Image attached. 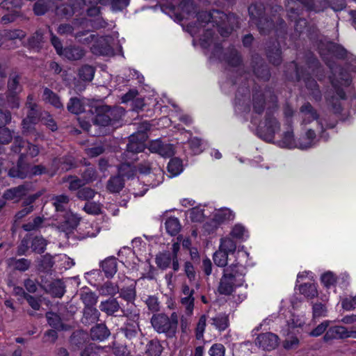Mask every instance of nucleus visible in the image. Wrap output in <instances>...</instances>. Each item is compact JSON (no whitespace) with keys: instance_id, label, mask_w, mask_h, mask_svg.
Listing matches in <instances>:
<instances>
[{"instance_id":"nucleus-45","label":"nucleus","mask_w":356,"mask_h":356,"mask_svg":"<svg viewBox=\"0 0 356 356\" xmlns=\"http://www.w3.org/2000/svg\"><path fill=\"white\" fill-rule=\"evenodd\" d=\"M65 288L64 283L60 280H56L51 284L50 291L54 296L60 298L65 292Z\"/></svg>"},{"instance_id":"nucleus-27","label":"nucleus","mask_w":356,"mask_h":356,"mask_svg":"<svg viewBox=\"0 0 356 356\" xmlns=\"http://www.w3.org/2000/svg\"><path fill=\"white\" fill-rule=\"evenodd\" d=\"M111 114L112 112L108 106H103L100 108V111L95 118V124L104 127L111 124Z\"/></svg>"},{"instance_id":"nucleus-26","label":"nucleus","mask_w":356,"mask_h":356,"mask_svg":"<svg viewBox=\"0 0 356 356\" xmlns=\"http://www.w3.org/2000/svg\"><path fill=\"white\" fill-rule=\"evenodd\" d=\"M85 55V50L80 47L70 45L64 48L60 56L70 60H77L82 58Z\"/></svg>"},{"instance_id":"nucleus-47","label":"nucleus","mask_w":356,"mask_h":356,"mask_svg":"<svg viewBox=\"0 0 356 356\" xmlns=\"http://www.w3.org/2000/svg\"><path fill=\"white\" fill-rule=\"evenodd\" d=\"M99 1L102 4L111 3L113 11H120L129 3V0H99Z\"/></svg>"},{"instance_id":"nucleus-18","label":"nucleus","mask_w":356,"mask_h":356,"mask_svg":"<svg viewBox=\"0 0 356 356\" xmlns=\"http://www.w3.org/2000/svg\"><path fill=\"white\" fill-rule=\"evenodd\" d=\"M291 66L295 69L297 79L298 80H300L302 78L304 79L306 88L310 90V95H312L314 99L316 101L320 100L321 98V95L316 81L311 77H305L303 74H300V69L294 63H291Z\"/></svg>"},{"instance_id":"nucleus-63","label":"nucleus","mask_w":356,"mask_h":356,"mask_svg":"<svg viewBox=\"0 0 356 356\" xmlns=\"http://www.w3.org/2000/svg\"><path fill=\"white\" fill-rule=\"evenodd\" d=\"M97 174L92 167H88L82 174V179L85 184L95 180Z\"/></svg>"},{"instance_id":"nucleus-40","label":"nucleus","mask_w":356,"mask_h":356,"mask_svg":"<svg viewBox=\"0 0 356 356\" xmlns=\"http://www.w3.org/2000/svg\"><path fill=\"white\" fill-rule=\"evenodd\" d=\"M168 170L171 177L179 175L183 171L182 161L177 158L172 159L168 163Z\"/></svg>"},{"instance_id":"nucleus-7","label":"nucleus","mask_w":356,"mask_h":356,"mask_svg":"<svg viewBox=\"0 0 356 356\" xmlns=\"http://www.w3.org/2000/svg\"><path fill=\"white\" fill-rule=\"evenodd\" d=\"M118 171L120 175L111 177L107 184V188L111 193H119L124 187L122 177H132L136 169L129 161H125L119 166Z\"/></svg>"},{"instance_id":"nucleus-48","label":"nucleus","mask_w":356,"mask_h":356,"mask_svg":"<svg viewBox=\"0 0 356 356\" xmlns=\"http://www.w3.org/2000/svg\"><path fill=\"white\" fill-rule=\"evenodd\" d=\"M63 182H69L70 185L68 188L70 191H76L85 185V183L82 179H79L74 176H68L67 177H64L63 179Z\"/></svg>"},{"instance_id":"nucleus-24","label":"nucleus","mask_w":356,"mask_h":356,"mask_svg":"<svg viewBox=\"0 0 356 356\" xmlns=\"http://www.w3.org/2000/svg\"><path fill=\"white\" fill-rule=\"evenodd\" d=\"M347 328L342 325H335L330 327L323 337L325 341H329L332 339H346Z\"/></svg>"},{"instance_id":"nucleus-23","label":"nucleus","mask_w":356,"mask_h":356,"mask_svg":"<svg viewBox=\"0 0 356 356\" xmlns=\"http://www.w3.org/2000/svg\"><path fill=\"white\" fill-rule=\"evenodd\" d=\"M305 135L297 141V148L306 149L312 147L316 144V133L312 129H305Z\"/></svg>"},{"instance_id":"nucleus-41","label":"nucleus","mask_w":356,"mask_h":356,"mask_svg":"<svg viewBox=\"0 0 356 356\" xmlns=\"http://www.w3.org/2000/svg\"><path fill=\"white\" fill-rule=\"evenodd\" d=\"M301 294L309 299H313L318 296L317 287L314 284H304L299 286Z\"/></svg>"},{"instance_id":"nucleus-4","label":"nucleus","mask_w":356,"mask_h":356,"mask_svg":"<svg viewBox=\"0 0 356 356\" xmlns=\"http://www.w3.org/2000/svg\"><path fill=\"white\" fill-rule=\"evenodd\" d=\"M178 319V314L176 312H172L170 316L161 313L152 316L151 323L156 332L172 338L177 332Z\"/></svg>"},{"instance_id":"nucleus-19","label":"nucleus","mask_w":356,"mask_h":356,"mask_svg":"<svg viewBox=\"0 0 356 356\" xmlns=\"http://www.w3.org/2000/svg\"><path fill=\"white\" fill-rule=\"evenodd\" d=\"M81 299L87 307V310L85 311V314L90 313L92 321H97L99 313L96 308L92 307L97 302L96 295L91 291H84L81 294Z\"/></svg>"},{"instance_id":"nucleus-11","label":"nucleus","mask_w":356,"mask_h":356,"mask_svg":"<svg viewBox=\"0 0 356 356\" xmlns=\"http://www.w3.org/2000/svg\"><path fill=\"white\" fill-rule=\"evenodd\" d=\"M115 36L118 37V33H115L113 36L107 35L99 38L91 47V51L95 55H112L113 54V46L114 45L113 38Z\"/></svg>"},{"instance_id":"nucleus-52","label":"nucleus","mask_w":356,"mask_h":356,"mask_svg":"<svg viewBox=\"0 0 356 356\" xmlns=\"http://www.w3.org/2000/svg\"><path fill=\"white\" fill-rule=\"evenodd\" d=\"M215 264L220 267H225L227 264L228 254L219 248L213 254Z\"/></svg>"},{"instance_id":"nucleus-42","label":"nucleus","mask_w":356,"mask_h":356,"mask_svg":"<svg viewBox=\"0 0 356 356\" xmlns=\"http://www.w3.org/2000/svg\"><path fill=\"white\" fill-rule=\"evenodd\" d=\"M44 218L37 216L22 225L24 230L26 232L36 231L43 226Z\"/></svg>"},{"instance_id":"nucleus-43","label":"nucleus","mask_w":356,"mask_h":356,"mask_svg":"<svg viewBox=\"0 0 356 356\" xmlns=\"http://www.w3.org/2000/svg\"><path fill=\"white\" fill-rule=\"evenodd\" d=\"M8 264L13 267L15 270L19 271H26L29 268L31 261L29 259L24 258L19 259L12 258L9 259Z\"/></svg>"},{"instance_id":"nucleus-60","label":"nucleus","mask_w":356,"mask_h":356,"mask_svg":"<svg viewBox=\"0 0 356 356\" xmlns=\"http://www.w3.org/2000/svg\"><path fill=\"white\" fill-rule=\"evenodd\" d=\"M48 10V1L47 0H39L38 1L33 7V10L35 15H44Z\"/></svg>"},{"instance_id":"nucleus-12","label":"nucleus","mask_w":356,"mask_h":356,"mask_svg":"<svg viewBox=\"0 0 356 356\" xmlns=\"http://www.w3.org/2000/svg\"><path fill=\"white\" fill-rule=\"evenodd\" d=\"M26 106L29 108L27 117L22 120L23 132L26 134L31 133L33 131V125L38 120V113L36 108V104L34 102V98L32 95L27 97Z\"/></svg>"},{"instance_id":"nucleus-3","label":"nucleus","mask_w":356,"mask_h":356,"mask_svg":"<svg viewBox=\"0 0 356 356\" xmlns=\"http://www.w3.org/2000/svg\"><path fill=\"white\" fill-rule=\"evenodd\" d=\"M298 118L303 129H307V127L312 122L316 121L317 127L321 131V137L325 140H327L328 137L324 134V129L333 128L335 125L334 122L324 123L322 119H319L317 111L309 102H306L300 106Z\"/></svg>"},{"instance_id":"nucleus-59","label":"nucleus","mask_w":356,"mask_h":356,"mask_svg":"<svg viewBox=\"0 0 356 356\" xmlns=\"http://www.w3.org/2000/svg\"><path fill=\"white\" fill-rule=\"evenodd\" d=\"M321 280L323 285L327 288L334 285L337 282L335 275L331 271H328L323 274Z\"/></svg>"},{"instance_id":"nucleus-14","label":"nucleus","mask_w":356,"mask_h":356,"mask_svg":"<svg viewBox=\"0 0 356 356\" xmlns=\"http://www.w3.org/2000/svg\"><path fill=\"white\" fill-rule=\"evenodd\" d=\"M44 172V168L40 165H35L31 169L28 165L22 164V159L19 160L16 168L10 169L8 175L11 177H17L24 179L28 176L29 174L32 175H41Z\"/></svg>"},{"instance_id":"nucleus-54","label":"nucleus","mask_w":356,"mask_h":356,"mask_svg":"<svg viewBox=\"0 0 356 356\" xmlns=\"http://www.w3.org/2000/svg\"><path fill=\"white\" fill-rule=\"evenodd\" d=\"M26 35V33L19 29L15 30H5L3 31V37H5L6 42L8 40H14L16 39L22 40Z\"/></svg>"},{"instance_id":"nucleus-34","label":"nucleus","mask_w":356,"mask_h":356,"mask_svg":"<svg viewBox=\"0 0 356 356\" xmlns=\"http://www.w3.org/2000/svg\"><path fill=\"white\" fill-rule=\"evenodd\" d=\"M102 268L106 277H112L117 272V261L115 257H108L102 261Z\"/></svg>"},{"instance_id":"nucleus-51","label":"nucleus","mask_w":356,"mask_h":356,"mask_svg":"<svg viewBox=\"0 0 356 356\" xmlns=\"http://www.w3.org/2000/svg\"><path fill=\"white\" fill-rule=\"evenodd\" d=\"M67 109L72 113L79 114L83 111L84 107L80 99L71 98L67 104Z\"/></svg>"},{"instance_id":"nucleus-28","label":"nucleus","mask_w":356,"mask_h":356,"mask_svg":"<svg viewBox=\"0 0 356 356\" xmlns=\"http://www.w3.org/2000/svg\"><path fill=\"white\" fill-rule=\"evenodd\" d=\"M280 145L283 147L289 149L297 148V141L294 138L291 127L283 133Z\"/></svg>"},{"instance_id":"nucleus-6","label":"nucleus","mask_w":356,"mask_h":356,"mask_svg":"<svg viewBox=\"0 0 356 356\" xmlns=\"http://www.w3.org/2000/svg\"><path fill=\"white\" fill-rule=\"evenodd\" d=\"M169 3L161 5V10L172 16L177 21L189 19L195 13V6L193 2L190 1H183L180 3L178 8L173 4L174 0H167Z\"/></svg>"},{"instance_id":"nucleus-31","label":"nucleus","mask_w":356,"mask_h":356,"mask_svg":"<svg viewBox=\"0 0 356 356\" xmlns=\"http://www.w3.org/2000/svg\"><path fill=\"white\" fill-rule=\"evenodd\" d=\"M138 170L142 174H151V170H152V172L154 175H155L158 178V183H160L162 181L163 179V170L159 167H154L152 165L149 163H144L140 165L138 168Z\"/></svg>"},{"instance_id":"nucleus-39","label":"nucleus","mask_w":356,"mask_h":356,"mask_svg":"<svg viewBox=\"0 0 356 356\" xmlns=\"http://www.w3.org/2000/svg\"><path fill=\"white\" fill-rule=\"evenodd\" d=\"M165 225L167 232L171 236L177 235L181 229L179 220L175 217L168 218Z\"/></svg>"},{"instance_id":"nucleus-49","label":"nucleus","mask_w":356,"mask_h":356,"mask_svg":"<svg viewBox=\"0 0 356 356\" xmlns=\"http://www.w3.org/2000/svg\"><path fill=\"white\" fill-rule=\"evenodd\" d=\"M48 323L50 326L58 329V330H64L65 326L61 323L60 318L58 315L55 313L48 312L46 314Z\"/></svg>"},{"instance_id":"nucleus-8","label":"nucleus","mask_w":356,"mask_h":356,"mask_svg":"<svg viewBox=\"0 0 356 356\" xmlns=\"http://www.w3.org/2000/svg\"><path fill=\"white\" fill-rule=\"evenodd\" d=\"M131 307L133 309L130 312H128V310H123L124 315L127 316L128 319L122 331L126 338L130 340L142 334L138 323L139 312L135 306L131 305Z\"/></svg>"},{"instance_id":"nucleus-22","label":"nucleus","mask_w":356,"mask_h":356,"mask_svg":"<svg viewBox=\"0 0 356 356\" xmlns=\"http://www.w3.org/2000/svg\"><path fill=\"white\" fill-rule=\"evenodd\" d=\"M221 49L222 47L219 44L215 45V49L212 53L213 56L218 57L221 60H225L232 66H237L240 63L241 58L235 49H231L229 51V55L228 56H223V57L218 54L221 51Z\"/></svg>"},{"instance_id":"nucleus-9","label":"nucleus","mask_w":356,"mask_h":356,"mask_svg":"<svg viewBox=\"0 0 356 356\" xmlns=\"http://www.w3.org/2000/svg\"><path fill=\"white\" fill-rule=\"evenodd\" d=\"M278 131H280V124L275 118L269 114L266 115L265 121L260 123L257 128L259 137L266 141H272Z\"/></svg>"},{"instance_id":"nucleus-61","label":"nucleus","mask_w":356,"mask_h":356,"mask_svg":"<svg viewBox=\"0 0 356 356\" xmlns=\"http://www.w3.org/2000/svg\"><path fill=\"white\" fill-rule=\"evenodd\" d=\"M83 209L86 213L96 215L100 213L101 205L95 202H87Z\"/></svg>"},{"instance_id":"nucleus-57","label":"nucleus","mask_w":356,"mask_h":356,"mask_svg":"<svg viewBox=\"0 0 356 356\" xmlns=\"http://www.w3.org/2000/svg\"><path fill=\"white\" fill-rule=\"evenodd\" d=\"M327 307L325 303L316 302L312 305V313L314 318H318L327 316Z\"/></svg>"},{"instance_id":"nucleus-16","label":"nucleus","mask_w":356,"mask_h":356,"mask_svg":"<svg viewBox=\"0 0 356 356\" xmlns=\"http://www.w3.org/2000/svg\"><path fill=\"white\" fill-rule=\"evenodd\" d=\"M234 218V214L229 209L225 208L216 210L212 218V222H214L215 225L213 227L210 228V224H207L205 227V231H207L209 233L213 232L218 228L220 223L225 222L227 220H233Z\"/></svg>"},{"instance_id":"nucleus-38","label":"nucleus","mask_w":356,"mask_h":356,"mask_svg":"<svg viewBox=\"0 0 356 356\" xmlns=\"http://www.w3.org/2000/svg\"><path fill=\"white\" fill-rule=\"evenodd\" d=\"M220 249L227 253H234L236 249V243L231 236H225L220 239Z\"/></svg>"},{"instance_id":"nucleus-50","label":"nucleus","mask_w":356,"mask_h":356,"mask_svg":"<svg viewBox=\"0 0 356 356\" xmlns=\"http://www.w3.org/2000/svg\"><path fill=\"white\" fill-rule=\"evenodd\" d=\"M257 67H253V72L258 77L263 80H268L270 78V72L267 67L263 63H257Z\"/></svg>"},{"instance_id":"nucleus-15","label":"nucleus","mask_w":356,"mask_h":356,"mask_svg":"<svg viewBox=\"0 0 356 356\" xmlns=\"http://www.w3.org/2000/svg\"><path fill=\"white\" fill-rule=\"evenodd\" d=\"M147 138V134L141 131L138 136L132 134L129 136V143L127 144V149L126 156L131 154L134 155L135 153L141 152L144 150L145 145V143Z\"/></svg>"},{"instance_id":"nucleus-13","label":"nucleus","mask_w":356,"mask_h":356,"mask_svg":"<svg viewBox=\"0 0 356 356\" xmlns=\"http://www.w3.org/2000/svg\"><path fill=\"white\" fill-rule=\"evenodd\" d=\"M195 291L188 284L184 283L181 285L180 293V303L184 312L186 316H191L193 314L195 298L193 296Z\"/></svg>"},{"instance_id":"nucleus-62","label":"nucleus","mask_w":356,"mask_h":356,"mask_svg":"<svg viewBox=\"0 0 356 356\" xmlns=\"http://www.w3.org/2000/svg\"><path fill=\"white\" fill-rule=\"evenodd\" d=\"M189 146L194 154H198L202 152V143L198 138H193L189 141Z\"/></svg>"},{"instance_id":"nucleus-29","label":"nucleus","mask_w":356,"mask_h":356,"mask_svg":"<svg viewBox=\"0 0 356 356\" xmlns=\"http://www.w3.org/2000/svg\"><path fill=\"white\" fill-rule=\"evenodd\" d=\"M210 321L211 324L220 332L225 330L229 326L228 316L225 314H218L214 317L211 318Z\"/></svg>"},{"instance_id":"nucleus-56","label":"nucleus","mask_w":356,"mask_h":356,"mask_svg":"<svg viewBox=\"0 0 356 356\" xmlns=\"http://www.w3.org/2000/svg\"><path fill=\"white\" fill-rule=\"evenodd\" d=\"M80 78L86 81H90L93 79L95 70L90 65H84L79 70Z\"/></svg>"},{"instance_id":"nucleus-35","label":"nucleus","mask_w":356,"mask_h":356,"mask_svg":"<svg viewBox=\"0 0 356 356\" xmlns=\"http://www.w3.org/2000/svg\"><path fill=\"white\" fill-rule=\"evenodd\" d=\"M53 204L58 212L65 213L67 211L69 197L65 195H57L53 197Z\"/></svg>"},{"instance_id":"nucleus-30","label":"nucleus","mask_w":356,"mask_h":356,"mask_svg":"<svg viewBox=\"0 0 356 356\" xmlns=\"http://www.w3.org/2000/svg\"><path fill=\"white\" fill-rule=\"evenodd\" d=\"M156 264L159 268L165 270L170 266L172 264L174 269V259L170 252H165L160 253L156 257Z\"/></svg>"},{"instance_id":"nucleus-36","label":"nucleus","mask_w":356,"mask_h":356,"mask_svg":"<svg viewBox=\"0 0 356 356\" xmlns=\"http://www.w3.org/2000/svg\"><path fill=\"white\" fill-rule=\"evenodd\" d=\"M43 99L45 102L51 104L57 108H63V104L61 103L59 97L47 88L44 90Z\"/></svg>"},{"instance_id":"nucleus-1","label":"nucleus","mask_w":356,"mask_h":356,"mask_svg":"<svg viewBox=\"0 0 356 356\" xmlns=\"http://www.w3.org/2000/svg\"><path fill=\"white\" fill-rule=\"evenodd\" d=\"M245 273L244 265H231L225 268L218 289L219 293L230 295L236 287L243 284Z\"/></svg>"},{"instance_id":"nucleus-55","label":"nucleus","mask_w":356,"mask_h":356,"mask_svg":"<svg viewBox=\"0 0 356 356\" xmlns=\"http://www.w3.org/2000/svg\"><path fill=\"white\" fill-rule=\"evenodd\" d=\"M264 99L263 93L253 95V108L256 113L260 114L264 110Z\"/></svg>"},{"instance_id":"nucleus-2","label":"nucleus","mask_w":356,"mask_h":356,"mask_svg":"<svg viewBox=\"0 0 356 356\" xmlns=\"http://www.w3.org/2000/svg\"><path fill=\"white\" fill-rule=\"evenodd\" d=\"M332 71L335 73L339 72V76L334 77L331 80L332 85L336 92V96L333 95L330 98H327V102L332 106L335 113H339L341 111V104L339 101L345 99V92L343 91V87L348 86L351 83V79L350 74L347 72H343L341 68L337 67L334 69L330 64H327Z\"/></svg>"},{"instance_id":"nucleus-20","label":"nucleus","mask_w":356,"mask_h":356,"mask_svg":"<svg viewBox=\"0 0 356 356\" xmlns=\"http://www.w3.org/2000/svg\"><path fill=\"white\" fill-rule=\"evenodd\" d=\"M256 344L263 350H271L278 346V337L271 332L263 333L257 337Z\"/></svg>"},{"instance_id":"nucleus-32","label":"nucleus","mask_w":356,"mask_h":356,"mask_svg":"<svg viewBox=\"0 0 356 356\" xmlns=\"http://www.w3.org/2000/svg\"><path fill=\"white\" fill-rule=\"evenodd\" d=\"M90 334L93 340L103 341L109 336L110 332L105 325L98 324L91 329Z\"/></svg>"},{"instance_id":"nucleus-44","label":"nucleus","mask_w":356,"mask_h":356,"mask_svg":"<svg viewBox=\"0 0 356 356\" xmlns=\"http://www.w3.org/2000/svg\"><path fill=\"white\" fill-rule=\"evenodd\" d=\"M230 236L233 238L243 241L248 237V233L242 225L237 224L232 228Z\"/></svg>"},{"instance_id":"nucleus-21","label":"nucleus","mask_w":356,"mask_h":356,"mask_svg":"<svg viewBox=\"0 0 356 356\" xmlns=\"http://www.w3.org/2000/svg\"><path fill=\"white\" fill-rule=\"evenodd\" d=\"M149 150L153 153H157L163 157H170L174 154L173 147L170 144H164L159 139L150 142Z\"/></svg>"},{"instance_id":"nucleus-17","label":"nucleus","mask_w":356,"mask_h":356,"mask_svg":"<svg viewBox=\"0 0 356 356\" xmlns=\"http://www.w3.org/2000/svg\"><path fill=\"white\" fill-rule=\"evenodd\" d=\"M13 150L15 152L21 153L22 155L26 153L31 157H35L39 154V148L37 145L24 141L20 137H17L15 139Z\"/></svg>"},{"instance_id":"nucleus-5","label":"nucleus","mask_w":356,"mask_h":356,"mask_svg":"<svg viewBox=\"0 0 356 356\" xmlns=\"http://www.w3.org/2000/svg\"><path fill=\"white\" fill-rule=\"evenodd\" d=\"M197 24H191L188 26L190 32L192 35L197 34L200 31V29L204 27L206 24L209 25V23L211 24L212 26H214L216 24L217 26H219V32L222 36H227L232 31V29H228L226 30L225 33L223 32V28L221 27L220 22H218L216 18L220 17V19L227 18L226 15L223 13L219 12L218 10H213L212 13L202 11L198 13L197 15Z\"/></svg>"},{"instance_id":"nucleus-37","label":"nucleus","mask_w":356,"mask_h":356,"mask_svg":"<svg viewBox=\"0 0 356 356\" xmlns=\"http://www.w3.org/2000/svg\"><path fill=\"white\" fill-rule=\"evenodd\" d=\"M99 309L107 314L112 315L119 310L120 305L116 300L110 299L104 302H102L99 305Z\"/></svg>"},{"instance_id":"nucleus-58","label":"nucleus","mask_w":356,"mask_h":356,"mask_svg":"<svg viewBox=\"0 0 356 356\" xmlns=\"http://www.w3.org/2000/svg\"><path fill=\"white\" fill-rule=\"evenodd\" d=\"M207 317L202 315L199 318L198 323L195 329V336L197 339L200 340L203 338L204 332L206 327Z\"/></svg>"},{"instance_id":"nucleus-33","label":"nucleus","mask_w":356,"mask_h":356,"mask_svg":"<svg viewBox=\"0 0 356 356\" xmlns=\"http://www.w3.org/2000/svg\"><path fill=\"white\" fill-rule=\"evenodd\" d=\"M26 189L24 186H18L15 188L8 189L3 195L5 200H17L26 194Z\"/></svg>"},{"instance_id":"nucleus-53","label":"nucleus","mask_w":356,"mask_h":356,"mask_svg":"<svg viewBox=\"0 0 356 356\" xmlns=\"http://www.w3.org/2000/svg\"><path fill=\"white\" fill-rule=\"evenodd\" d=\"M161 353V346L157 341H151L147 345L146 356H159Z\"/></svg>"},{"instance_id":"nucleus-10","label":"nucleus","mask_w":356,"mask_h":356,"mask_svg":"<svg viewBox=\"0 0 356 356\" xmlns=\"http://www.w3.org/2000/svg\"><path fill=\"white\" fill-rule=\"evenodd\" d=\"M19 80L20 76L14 74L10 75L8 83L7 102L11 108H16L19 106V99L17 95L22 90V86L19 83Z\"/></svg>"},{"instance_id":"nucleus-25","label":"nucleus","mask_w":356,"mask_h":356,"mask_svg":"<svg viewBox=\"0 0 356 356\" xmlns=\"http://www.w3.org/2000/svg\"><path fill=\"white\" fill-rule=\"evenodd\" d=\"M63 217L64 222L61 225V228L65 234L68 235L77 227L79 222V218L76 215L70 211L64 213Z\"/></svg>"},{"instance_id":"nucleus-46","label":"nucleus","mask_w":356,"mask_h":356,"mask_svg":"<svg viewBox=\"0 0 356 356\" xmlns=\"http://www.w3.org/2000/svg\"><path fill=\"white\" fill-rule=\"evenodd\" d=\"M47 241L42 236H35L31 243L33 251L40 254L44 252L47 246Z\"/></svg>"},{"instance_id":"nucleus-64","label":"nucleus","mask_w":356,"mask_h":356,"mask_svg":"<svg viewBox=\"0 0 356 356\" xmlns=\"http://www.w3.org/2000/svg\"><path fill=\"white\" fill-rule=\"evenodd\" d=\"M210 356H225V348L221 343H215L209 349Z\"/></svg>"}]
</instances>
